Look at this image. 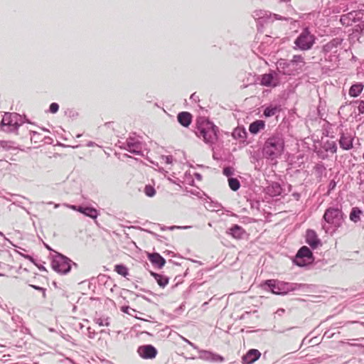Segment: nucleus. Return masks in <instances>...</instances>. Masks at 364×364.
Listing matches in <instances>:
<instances>
[{"mask_svg": "<svg viewBox=\"0 0 364 364\" xmlns=\"http://www.w3.org/2000/svg\"><path fill=\"white\" fill-rule=\"evenodd\" d=\"M284 151V139L282 134L275 133L265 141L262 153L264 157L274 160L280 157Z\"/></svg>", "mask_w": 364, "mask_h": 364, "instance_id": "f257e3e1", "label": "nucleus"}, {"mask_svg": "<svg viewBox=\"0 0 364 364\" xmlns=\"http://www.w3.org/2000/svg\"><path fill=\"white\" fill-rule=\"evenodd\" d=\"M196 134L205 143H213L217 139V127L204 117H200L196 122Z\"/></svg>", "mask_w": 364, "mask_h": 364, "instance_id": "f03ea898", "label": "nucleus"}, {"mask_svg": "<svg viewBox=\"0 0 364 364\" xmlns=\"http://www.w3.org/2000/svg\"><path fill=\"white\" fill-rule=\"evenodd\" d=\"M294 43L299 49L302 50H309L315 43V37L307 29H305L295 40Z\"/></svg>", "mask_w": 364, "mask_h": 364, "instance_id": "7ed1b4c3", "label": "nucleus"}, {"mask_svg": "<svg viewBox=\"0 0 364 364\" xmlns=\"http://www.w3.org/2000/svg\"><path fill=\"white\" fill-rule=\"evenodd\" d=\"M313 260V255L309 248L306 246H303L298 251L294 262L299 267H304L312 263Z\"/></svg>", "mask_w": 364, "mask_h": 364, "instance_id": "20e7f679", "label": "nucleus"}, {"mask_svg": "<svg viewBox=\"0 0 364 364\" xmlns=\"http://www.w3.org/2000/svg\"><path fill=\"white\" fill-rule=\"evenodd\" d=\"M51 267L53 269L60 274H66L71 268L70 260L61 255H57L52 260Z\"/></svg>", "mask_w": 364, "mask_h": 364, "instance_id": "39448f33", "label": "nucleus"}, {"mask_svg": "<svg viewBox=\"0 0 364 364\" xmlns=\"http://www.w3.org/2000/svg\"><path fill=\"white\" fill-rule=\"evenodd\" d=\"M323 219L326 223L338 227L341 224L343 214L341 210L338 208H329L326 210L323 215Z\"/></svg>", "mask_w": 364, "mask_h": 364, "instance_id": "423d86ee", "label": "nucleus"}, {"mask_svg": "<svg viewBox=\"0 0 364 364\" xmlns=\"http://www.w3.org/2000/svg\"><path fill=\"white\" fill-rule=\"evenodd\" d=\"M137 352L144 359H153L157 355L156 349L151 345L140 346Z\"/></svg>", "mask_w": 364, "mask_h": 364, "instance_id": "0eeeda50", "label": "nucleus"}, {"mask_svg": "<svg viewBox=\"0 0 364 364\" xmlns=\"http://www.w3.org/2000/svg\"><path fill=\"white\" fill-rule=\"evenodd\" d=\"M278 83V79L275 73H268L262 75L260 84L263 86L276 87Z\"/></svg>", "mask_w": 364, "mask_h": 364, "instance_id": "6e6552de", "label": "nucleus"}, {"mask_svg": "<svg viewBox=\"0 0 364 364\" xmlns=\"http://www.w3.org/2000/svg\"><path fill=\"white\" fill-rule=\"evenodd\" d=\"M261 356L260 352L257 349L250 350L243 357V364H252L257 360Z\"/></svg>", "mask_w": 364, "mask_h": 364, "instance_id": "1a4fd4ad", "label": "nucleus"}, {"mask_svg": "<svg viewBox=\"0 0 364 364\" xmlns=\"http://www.w3.org/2000/svg\"><path fill=\"white\" fill-rule=\"evenodd\" d=\"M306 242L313 248H316L320 244V240L318 238L315 231L308 230L306 235Z\"/></svg>", "mask_w": 364, "mask_h": 364, "instance_id": "9d476101", "label": "nucleus"}, {"mask_svg": "<svg viewBox=\"0 0 364 364\" xmlns=\"http://www.w3.org/2000/svg\"><path fill=\"white\" fill-rule=\"evenodd\" d=\"M353 138L350 134H343L339 140L341 147L344 150H349L353 148Z\"/></svg>", "mask_w": 364, "mask_h": 364, "instance_id": "9b49d317", "label": "nucleus"}, {"mask_svg": "<svg viewBox=\"0 0 364 364\" xmlns=\"http://www.w3.org/2000/svg\"><path fill=\"white\" fill-rule=\"evenodd\" d=\"M148 259L154 264L159 267H162L166 263V260L159 253H148Z\"/></svg>", "mask_w": 364, "mask_h": 364, "instance_id": "f8f14e48", "label": "nucleus"}, {"mask_svg": "<svg viewBox=\"0 0 364 364\" xmlns=\"http://www.w3.org/2000/svg\"><path fill=\"white\" fill-rule=\"evenodd\" d=\"M177 119L182 126L188 127L192 122V115L188 112H181L178 114Z\"/></svg>", "mask_w": 364, "mask_h": 364, "instance_id": "ddd939ff", "label": "nucleus"}, {"mask_svg": "<svg viewBox=\"0 0 364 364\" xmlns=\"http://www.w3.org/2000/svg\"><path fill=\"white\" fill-rule=\"evenodd\" d=\"M265 127V122L262 120H256L251 123L249 127V131L252 134H257Z\"/></svg>", "mask_w": 364, "mask_h": 364, "instance_id": "4468645a", "label": "nucleus"}, {"mask_svg": "<svg viewBox=\"0 0 364 364\" xmlns=\"http://www.w3.org/2000/svg\"><path fill=\"white\" fill-rule=\"evenodd\" d=\"M245 232V230L238 225H234L228 231V233L231 235L235 239L242 238Z\"/></svg>", "mask_w": 364, "mask_h": 364, "instance_id": "2eb2a0df", "label": "nucleus"}, {"mask_svg": "<svg viewBox=\"0 0 364 364\" xmlns=\"http://www.w3.org/2000/svg\"><path fill=\"white\" fill-rule=\"evenodd\" d=\"M363 90V85L361 83L354 84L350 87L349 95L356 97L362 92Z\"/></svg>", "mask_w": 364, "mask_h": 364, "instance_id": "dca6fc26", "label": "nucleus"}, {"mask_svg": "<svg viewBox=\"0 0 364 364\" xmlns=\"http://www.w3.org/2000/svg\"><path fill=\"white\" fill-rule=\"evenodd\" d=\"M151 275L154 277L161 287L164 288L168 284V279L166 277L154 272H151Z\"/></svg>", "mask_w": 364, "mask_h": 364, "instance_id": "f3484780", "label": "nucleus"}, {"mask_svg": "<svg viewBox=\"0 0 364 364\" xmlns=\"http://www.w3.org/2000/svg\"><path fill=\"white\" fill-rule=\"evenodd\" d=\"M363 214V211L357 207L352 208L350 213V220L354 223H357L360 220V215Z\"/></svg>", "mask_w": 364, "mask_h": 364, "instance_id": "a211bd4d", "label": "nucleus"}, {"mask_svg": "<svg viewBox=\"0 0 364 364\" xmlns=\"http://www.w3.org/2000/svg\"><path fill=\"white\" fill-rule=\"evenodd\" d=\"M114 271L123 277H127L129 274L128 268L124 264H116L114 266Z\"/></svg>", "mask_w": 364, "mask_h": 364, "instance_id": "6ab92c4d", "label": "nucleus"}, {"mask_svg": "<svg viewBox=\"0 0 364 364\" xmlns=\"http://www.w3.org/2000/svg\"><path fill=\"white\" fill-rule=\"evenodd\" d=\"M84 215L92 219H96L99 213L95 208L86 207L84 211Z\"/></svg>", "mask_w": 364, "mask_h": 364, "instance_id": "aec40b11", "label": "nucleus"}, {"mask_svg": "<svg viewBox=\"0 0 364 364\" xmlns=\"http://www.w3.org/2000/svg\"><path fill=\"white\" fill-rule=\"evenodd\" d=\"M279 111V109L277 107H268L265 108L264 110V115L266 117H272L276 114V113Z\"/></svg>", "mask_w": 364, "mask_h": 364, "instance_id": "412c9836", "label": "nucleus"}, {"mask_svg": "<svg viewBox=\"0 0 364 364\" xmlns=\"http://www.w3.org/2000/svg\"><path fill=\"white\" fill-rule=\"evenodd\" d=\"M228 184L230 188L234 191H237L240 187V183L237 178H230L228 179Z\"/></svg>", "mask_w": 364, "mask_h": 364, "instance_id": "4be33fe9", "label": "nucleus"}, {"mask_svg": "<svg viewBox=\"0 0 364 364\" xmlns=\"http://www.w3.org/2000/svg\"><path fill=\"white\" fill-rule=\"evenodd\" d=\"M144 193L149 197H153L156 194L154 188L151 185H146L144 188Z\"/></svg>", "mask_w": 364, "mask_h": 364, "instance_id": "5701e85b", "label": "nucleus"}, {"mask_svg": "<svg viewBox=\"0 0 364 364\" xmlns=\"http://www.w3.org/2000/svg\"><path fill=\"white\" fill-rule=\"evenodd\" d=\"M269 288H271V291L274 294H279V293L275 290V281L274 280H267L265 282Z\"/></svg>", "mask_w": 364, "mask_h": 364, "instance_id": "b1692460", "label": "nucleus"}, {"mask_svg": "<svg viewBox=\"0 0 364 364\" xmlns=\"http://www.w3.org/2000/svg\"><path fill=\"white\" fill-rule=\"evenodd\" d=\"M209 355L210 358L215 362H223L224 360L223 357L218 354H213L211 353H207Z\"/></svg>", "mask_w": 364, "mask_h": 364, "instance_id": "393cba45", "label": "nucleus"}, {"mask_svg": "<svg viewBox=\"0 0 364 364\" xmlns=\"http://www.w3.org/2000/svg\"><path fill=\"white\" fill-rule=\"evenodd\" d=\"M291 62L294 63H301L303 64L304 63V58L301 55H296L293 56V58Z\"/></svg>", "mask_w": 364, "mask_h": 364, "instance_id": "a878e982", "label": "nucleus"}, {"mask_svg": "<svg viewBox=\"0 0 364 364\" xmlns=\"http://www.w3.org/2000/svg\"><path fill=\"white\" fill-rule=\"evenodd\" d=\"M355 103L358 104V110L359 114H363L364 113V101H355Z\"/></svg>", "mask_w": 364, "mask_h": 364, "instance_id": "bb28decb", "label": "nucleus"}, {"mask_svg": "<svg viewBox=\"0 0 364 364\" xmlns=\"http://www.w3.org/2000/svg\"><path fill=\"white\" fill-rule=\"evenodd\" d=\"M59 109V106L57 103H52L50 105V111L52 112V113H55L58 112Z\"/></svg>", "mask_w": 364, "mask_h": 364, "instance_id": "cd10ccee", "label": "nucleus"}, {"mask_svg": "<svg viewBox=\"0 0 364 364\" xmlns=\"http://www.w3.org/2000/svg\"><path fill=\"white\" fill-rule=\"evenodd\" d=\"M96 323L100 326L109 325L108 322H107V321L105 323H104V321L102 318H97L96 321Z\"/></svg>", "mask_w": 364, "mask_h": 364, "instance_id": "c85d7f7f", "label": "nucleus"}, {"mask_svg": "<svg viewBox=\"0 0 364 364\" xmlns=\"http://www.w3.org/2000/svg\"><path fill=\"white\" fill-rule=\"evenodd\" d=\"M72 208L73 210H77L78 212L84 214V211H85V208H83V207H81V206H79V207H76V206H73Z\"/></svg>", "mask_w": 364, "mask_h": 364, "instance_id": "c756f323", "label": "nucleus"}, {"mask_svg": "<svg viewBox=\"0 0 364 364\" xmlns=\"http://www.w3.org/2000/svg\"><path fill=\"white\" fill-rule=\"evenodd\" d=\"M35 289H38L40 291H43V297H46V291H45V289L43 288H41V287H34L33 286Z\"/></svg>", "mask_w": 364, "mask_h": 364, "instance_id": "7c9ffc66", "label": "nucleus"}, {"mask_svg": "<svg viewBox=\"0 0 364 364\" xmlns=\"http://www.w3.org/2000/svg\"><path fill=\"white\" fill-rule=\"evenodd\" d=\"M224 173L228 176L230 174V171L228 168H225L223 171Z\"/></svg>", "mask_w": 364, "mask_h": 364, "instance_id": "2f4dec72", "label": "nucleus"}, {"mask_svg": "<svg viewBox=\"0 0 364 364\" xmlns=\"http://www.w3.org/2000/svg\"><path fill=\"white\" fill-rule=\"evenodd\" d=\"M6 120H7V119H6V118H4V119H2V122H2V124H6Z\"/></svg>", "mask_w": 364, "mask_h": 364, "instance_id": "473e14b6", "label": "nucleus"}, {"mask_svg": "<svg viewBox=\"0 0 364 364\" xmlns=\"http://www.w3.org/2000/svg\"><path fill=\"white\" fill-rule=\"evenodd\" d=\"M336 147H334L333 152H336Z\"/></svg>", "mask_w": 364, "mask_h": 364, "instance_id": "72a5a7b5", "label": "nucleus"}, {"mask_svg": "<svg viewBox=\"0 0 364 364\" xmlns=\"http://www.w3.org/2000/svg\"><path fill=\"white\" fill-rule=\"evenodd\" d=\"M363 158L364 159V152H363Z\"/></svg>", "mask_w": 364, "mask_h": 364, "instance_id": "f704fd0d", "label": "nucleus"}]
</instances>
